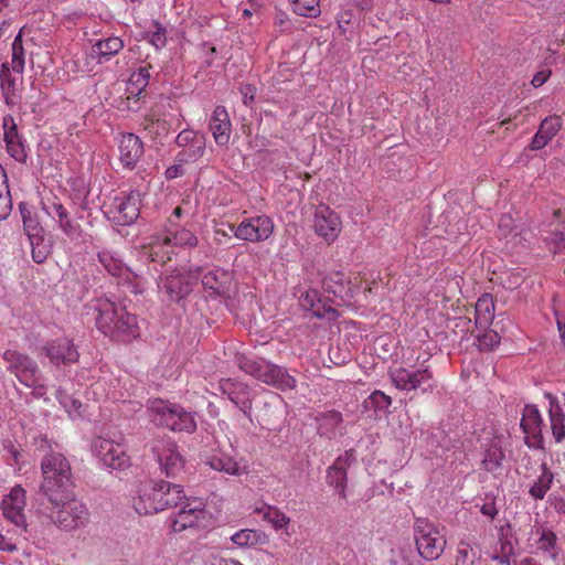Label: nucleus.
<instances>
[{"label": "nucleus", "mask_w": 565, "mask_h": 565, "mask_svg": "<svg viewBox=\"0 0 565 565\" xmlns=\"http://www.w3.org/2000/svg\"><path fill=\"white\" fill-rule=\"evenodd\" d=\"M56 398L61 406L71 415L76 416L79 415V409L82 407V403L68 395L64 390L58 388L56 391Z\"/></svg>", "instance_id": "49530a36"}, {"label": "nucleus", "mask_w": 565, "mask_h": 565, "mask_svg": "<svg viewBox=\"0 0 565 565\" xmlns=\"http://www.w3.org/2000/svg\"><path fill=\"white\" fill-rule=\"evenodd\" d=\"M477 343L480 350L492 351L500 344V335L493 330H488L478 335Z\"/></svg>", "instance_id": "8fccbe9b"}, {"label": "nucleus", "mask_w": 565, "mask_h": 565, "mask_svg": "<svg viewBox=\"0 0 565 565\" xmlns=\"http://www.w3.org/2000/svg\"><path fill=\"white\" fill-rule=\"evenodd\" d=\"M183 499L185 495L179 484L146 481L138 487L132 505L138 514L148 515L182 504Z\"/></svg>", "instance_id": "7ed1b4c3"}, {"label": "nucleus", "mask_w": 565, "mask_h": 565, "mask_svg": "<svg viewBox=\"0 0 565 565\" xmlns=\"http://www.w3.org/2000/svg\"><path fill=\"white\" fill-rule=\"evenodd\" d=\"M390 377L396 388L402 391L420 390L423 393L431 392L436 384L428 366L418 370H408L399 366L390 371Z\"/></svg>", "instance_id": "2eb2a0df"}, {"label": "nucleus", "mask_w": 565, "mask_h": 565, "mask_svg": "<svg viewBox=\"0 0 565 565\" xmlns=\"http://www.w3.org/2000/svg\"><path fill=\"white\" fill-rule=\"evenodd\" d=\"M562 127L563 119L559 115L545 117L529 143V148L533 151L543 149L561 131Z\"/></svg>", "instance_id": "b1692460"}, {"label": "nucleus", "mask_w": 565, "mask_h": 565, "mask_svg": "<svg viewBox=\"0 0 565 565\" xmlns=\"http://www.w3.org/2000/svg\"><path fill=\"white\" fill-rule=\"evenodd\" d=\"M65 497L61 500L49 501L52 505V521L65 531L85 526L89 519L87 507L74 495V492H68Z\"/></svg>", "instance_id": "6e6552de"}, {"label": "nucleus", "mask_w": 565, "mask_h": 565, "mask_svg": "<svg viewBox=\"0 0 565 565\" xmlns=\"http://www.w3.org/2000/svg\"><path fill=\"white\" fill-rule=\"evenodd\" d=\"M12 58H11V67L12 71L22 74L25 65V51L22 44V34L21 32L14 38L12 42Z\"/></svg>", "instance_id": "37998d69"}, {"label": "nucleus", "mask_w": 565, "mask_h": 565, "mask_svg": "<svg viewBox=\"0 0 565 565\" xmlns=\"http://www.w3.org/2000/svg\"><path fill=\"white\" fill-rule=\"evenodd\" d=\"M8 153L19 162H25L28 154L25 145L21 137L17 139L7 140L6 142Z\"/></svg>", "instance_id": "de8ad7c7"}, {"label": "nucleus", "mask_w": 565, "mask_h": 565, "mask_svg": "<svg viewBox=\"0 0 565 565\" xmlns=\"http://www.w3.org/2000/svg\"><path fill=\"white\" fill-rule=\"evenodd\" d=\"M220 390L245 416H250L252 401L245 384L225 379L220 382Z\"/></svg>", "instance_id": "5701e85b"}, {"label": "nucleus", "mask_w": 565, "mask_h": 565, "mask_svg": "<svg viewBox=\"0 0 565 565\" xmlns=\"http://www.w3.org/2000/svg\"><path fill=\"white\" fill-rule=\"evenodd\" d=\"M124 47L125 43L119 36L100 39L92 45L88 54L74 62L75 71L82 74H89L94 71L95 65L93 61H96L97 64L107 63Z\"/></svg>", "instance_id": "ddd939ff"}, {"label": "nucleus", "mask_w": 565, "mask_h": 565, "mask_svg": "<svg viewBox=\"0 0 565 565\" xmlns=\"http://www.w3.org/2000/svg\"><path fill=\"white\" fill-rule=\"evenodd\" d=\"M254 513L270 524L275 531L287 530L291 521L279 508L267 503L256 507Z\"/></svg>", "instance_id": "c756f323"}, {"label": "nucleus", "mask_w": 565, "mask_h": 565, "mask_svg": "<svg viewBox=\"0 0 565 565\" xmlns=\"http://www.w3.org/2000/svg\"><path fill=\"white\" fill-rule=\"evenodd\" d=\"M539 534L537 548L548 555L552 559H557L559 555V547L557 545V535L547 529H540L536 532Z\"/></svg>", "instance_id": "c9c22d12"}, {"label": "nucleus", "mask_w": 565, "mask_h": 565, "mask_svg": "<svg viewBox=\"0 0 565 565\" xmlns=\"http://www.w3.org/2000/svg\"><path fill=\"white\" fill-rule=\"evenodd\" d=\"M151 422L157 426L167 427L172 431L192 434L196 429L194 414L185 411L181 405L160 398L148 404Z\"/></svg>", "instance_id": "423d86ee"}, {"label": "nucleus", "mask_w": 565, "mask_h": 565, "mask_svg": "<svg viewBox=\"0 0 565 565\" xmlns=\"http://www.w3.org/2000/svg\"><path fill=\"white\" fill-rule=\"evenodd\" d=\"M143 130L152 139H161L172 129V122L160 107H153L143 118Z\"/></svg>", "instance_id": "393cba45"}, {"label": "nucleus", "mask_w": 565, "mask_h": 565, "mask_svg": "<svg viewBox=\"0 0 565 565\" xmlns=\"http://www.w3.org/2000/svg\"><path fill=\"white\" fill-rule=\"evenodd\" d=\"M337 290H326L324 285H298L295 296L298 297L300 307L305 311H309L317 318H324L329 315H335L332 308L333 299Z\"/></svg>", "instance_id": "1a4fd4ad"}, {"label": "nucleus", "mask_w": 565, "mask_h": 565, "mask_svg": "<svg viewBox=\"0 0 565 565\" xmlns=\"http://www.w3.org/2000/svg\"><path fill=\"white\" fill-rule=\"evenodd\" d=\"M3 129H4V141L17 139L21 137L18 132V127L14 121V118L11 115L4 116L2 120Z\"/></svg>", "instance_id": "052dcab7"}, {"label": "nucleus", "mask_w": 565, "mask_h": 565, "mask_svg": "<svg viewBox=\"0 0 565 565\" xmlns=\"http://www.w3.org/2000/svg\"><path fill=\"white\" fill-rule=\"evenodd\" d=\"M520 426L524 433L525 445L533 449H543V428L545 425L536 405L526 404L524 406Z\"/></svg>", "instance_id": "a211bd4d"}, {"label": "nucleus", "mask_w": 565, "mask_h": 565, "mask_svg": "<svg viewBox=\"0 0 565 565\" xmlns=\"http://www.w3.org/2000/svg\"><path fill=\"white\" fill-rule=\"evenodd\" d=\"M149 41L156 49H162L167 44V30L159 22L153 21L149 30Z\"/></svg>", "instance_id": "09e8293b"}, {"label": "nucleus", "mask_w": 565, "mask_h": 565, "mask_svg": "<svg viewBox=\"0 0 565 565\" xmlns=\"http://www.w3.org/2000/svg\"><path fill=\"white\" fill-rule=\"evenodd\" d=\"M209 465L212 469L221 472H225L231 476H241L246 472L245 467H242L231 456L225 454H218L211 457Z\"/></svg>", "instance_id": "72a5a7b5"}, {"label": "nucleus", "mask_w": 565, "mask_h": 565, "mask_svg": "<svg viewBox=\"0 0 565 565\" xmlns=\"http://www.w3.org/2000/svg\"><path fill=\"white\" fill-rule=\"evenodd\" d=\"M149 68H150V65L141 66L130 75V77L127 82L126 94H132L134 96H141V94L145 92L146 87L149 84V79H150Z\"/></svg>", "instance_id": "f704fd0d"}, {"label": "nucleus", "mask_w": 565, "mask_h": 565, "mask_svg": "<svg viewBox=\"0 0 565 565\" xmlns=\"http://www.w3.org/2000/svg\"><path fill=\"white\" fill-rule=\"evenodd\" d=\"M413 535L418 555L425 561L438 559L445 551L447 540L439 526L427 519L417 518Z\"/></svg>", "instance_id": "0eeeda50"}, {"label": "nucleus", "mask_w": 565, "mask_h": 565, "mask_svg": "<svg viewBox=\"0 0 565 565\" xmlns=\"http://www.w3.org/2000/svg\"><path fill=\"white\" fill-rule=\"evenodd\" d=\"M295 13L302 17H318L320 14V0H290Z\"/></svg>", "instance_id": "c03bdc74"}, {"label": "nucleus", "mask_w": 565, "mask_h": 565, "mask_svg": "<svg viewBox=\"0 0 565 565\" xmlns=\"http://www.w3.org/2000/svg\"><path fill=\"white\" fill-rule=\"evenodd\" d=\"M205 152V138L204 139H196L192 145L189 147L183 148L177 156L175 161L177 162H194L198 159H200Z\"/></svg>", "instance_id": "a19ab883"}, {"label": "nucleus", "mask_w": 565, "mask_h": 565, "mask_svg": "<svg viewBox=\"0 0 565 565\" xmlns=\"http://www.w3.org/2000/svg\"><path fill=\"white\" fill-rule=\"evenodd\" d=\"M512 539L513 535L510 523L505 522L498 527L499 554L494 555L492 557L493 559L502 564H510V558L514 555V543Z\"/></svg>", "instance_id": "7c9ffc66"}, {"label": "nucleus", "mask_w": 565, "mask_h": 565, "mask_svg": "<svg viewBox=\"0 0 565 565\" xmlns=\"http://www.w3.org/2000/svg\"><path fill=\"white\" fill-rule=\"evenodd\" d=\"M232 542L241 547L252 545L257 541V532L255 530L243 529L231 536Z\"/></svg>", "instance_id": "603ef678"}, {"label": "nucleus", "mask_w": 565, "mask_h": 565, "mask_svg": "<svg viewBox=\"0 0 565 565\" xmlns=\"http://www.w3.org/2000/svg\"><path fill=\"white\" fill-rule=\"evenodd\" d=\"M99 262L105 270L114 278L124 282H132L137 279V275L131 271L119 258H116L109 252L98 254Z\"/></svg>", "instance_id": "c85d7f7f"}, {"label": "nucleus", "mask_w": 565, "mask_h": 565, "mask_svg": "<svg viewBox=\"0 0 565 565\" xmlns=\"http://www.w3.org/2000/svg\"><path fill=\"white\" fill-rule=\"evenodd\" d=\"M44 210L57 223L63 222L64 218H67V216H70V213L65 209V206L57 202H52L49 205H44Z\"/></svg>", "instance_id": "4d7b16f0"}, {"label": "nucleus", "mask_w": 565, "mask_h": 565, "mask_svg": "<svg viewBox=\"0 0 565 565\" xmlns=\"http://www.w3.org/2000/svg\"><path fill=\"white\" fill-rule=\"evenodd\" d=\"M96 312V327L106 337L117 341H130L139 337L137 317L125 307L116 305L108 297H97L93 301Z\"/></svg>", "instance_id": "f03ea898"}, {"label": "nucleus", "mask_w": 565, "mask_h": 565, "mask_svg": "<svg viewBox=\"0 0 565 565\" xmlns=\"http://www.w3.org/2000/svg\"><path fill=\"white\" fill-rule=\"evenodd\" d=\"M12 210V200L9 189L0 191V220L7 218Z\"/></svg>", "instance_id": "e2e57ef3"}, {"label": "nucleus", "mask_w": 565, "mask_h": 565, "mask_svg": "<svg viewBox=\"0 0 565 565\" xmlns=\"http://www.w3.org/2000/svg\"><path fill=\"white\" fill-rule=\"evenodd\" d=\"M158 291L162 299L180 301L190 292L189 285H158Z\"/></svg>", "instance_id": "a18cd8bd"}, {"label": "nucleus", "mask_w": 565, "mask_h": 565, "mask_svg": "<svg viewBox=\"0 0 565 565\" xmlns=\"http://www.w3.org/2000/svg\"><path fill=\"white\" fill-rule=\"evenodd\" d=\"M182 508L170 516L173 532H182L190 527L206 529L211 525V514L201 499H184Z\"/></svg>", "instance_id": "9b49d317"}, {"label": "nucleus", "mask_w": 565, "mask_h": 565, "mask_svg": "<svg viewBox=\"0 0 565 565\" xmlns=\"http://www.w3.org/2000/svg\"><path fill=\"white\" fill-rule=\"evenodd\" d=\"M143 153V143L134 134H124L119 139V158L122 166L132 170Z\"/></svg>", "instance_id": "a878e982"}, {"label": "nucleus", "mask_w": 565, "mask_h": 565, "mask_svg": "<svg viewBox=\"0 0 565 565\" xmlns=\"http://www.w3.org/2000/svg\"><path fill=\"white\" fill-rule=\"evenodd\" d=\"M237 364L242 371L282 392L295 390L297 380L289 372L263 358L241 355Z\"/></svg>", "instance_id": "39448f33"}, {"label": "nucleus", "mask_w": 565, "mask_h": 565, "mask_svg": "<svg viewBox=\"0 0 565 565\" xmlns=\"http://www.w3.org/2000/svg\"><path fill=\"white\" fill-rule=\"evenodd\" d=\"M228 278V273L221 268H214L209 270L203 279L202 282H217L218 280L225 281Z\"/></svg>", "instance_id": "0e129e2a"}, {"label": "nucleus", "mask_w": 565, "mask_h": 565, "mask_svg": "<svg viewBox=\"0 0 565 565\" xmlns=\"http://www.w3.org/2000/svg\"><path fill=\"white\" fill-rule=\"evenodd\" d=\"M503 459L504 452L502 448L497 444H492L484 451L482 467L486 471L493 473L501 467Z\"/></svg>", "instance_id": "4c0bfd02"}, {"label": "nucleus", "mask_w": 565, "mask_h": 565, "mask_svg": "<svg viewBox=\"0 0 565 565\" xmlns=\"http://www.w3.org/2000/svg\"><path fill=\"white\" fill-rule=\"evenodd\" d=\"M30 243L32 247V259L38 264L44 263L52 252L50 242L45 239L43 235H41L34 238H30Z\"/></svg>", "instance_id": "79ce46f5"}, {"label": "nucleus", "mask_w": 565, "mask_h": 565, "mask_svg": "<svg viewBox=\"0 0 565 565\" xmlns=\"http://www.w3.org/2000/svg\"><path fill=\"white\" fill-rule=\"evenodd\" d=\"M26 491L21 486H14L1 502L3 516L12 523L18 531H26Z\"/></svg>", "instance_id": "dca6fc26"}, {"label": "nucleus", "mask_w": 565, "mask_h": 565, "mask_svg": "<svg viewBox=\"0 0 565 565\" xmlns=\"http://www.w3.org/2000/svg\"><path fill=\"white\" fill-rule=\"evenodd\" d=\"M478 546L469 540L458 543L456 565H479Z\"/></svg>", "instance_id": "e433bc0d"}, {"label": "nucleus", "mask_w": 565, "mask_h": 565, "mask_svg": "<svg viewBox=\"0 0 565 565\" xmlns=\"http://www.w3.org/2000/svg\"><path fill=\"white\" fill-rule=\"evenodd\" d=\"M552 75V72L551 70H542V71H539L532 78V85L534 87H540L542 86L543 84H545L548 78L551 77Z\"/></svg>", "instance_id": "774afa93"}, {"label": "nucleus", "mask_w": 565, "mask_h": 565, "mask_svg": "<svg viewBox=\"0 0 565 565\" xmlns=\"http://www.w3.org/2000/svg\"><path fill=\"white\" fill-rule=\"evenodd\" d=\"M118 108L120 110L138 111L141 108L140 96L126 94V97L120 99Z\"/></svg>", "instance_id": "680f3d73"}, {"label": "nucleus", "mask_w": 565, "mask_h": 565, "mask_svg": "<svg viewBox=\"0 0 565 565\" xmlns=\"http://www.w3.org/2000/svg\"><path fill=\"white\" fill-rule=\"evenodd\" d=\"M186 162H177L174 164H172L171 167H169L166 172H164V175L168 180H172V179H175V178H179V177H182L184 174V169H183V166L185 164Z\"/></svg>", "instance_id": "338daca9"}, {"label": "nucleus", "mask_w": 565, "mask_h": 565, "mask_svg": "<svg viewBox=\"0 0 565 565\" xmlns=\"http://www.w3.org/2000/svg\"><path fill=\"white\" fill-rule=\"evenodd\" d=\"M35 450L43 454L41 460L42 483L40 490L49 501L66 498L73 492V475L71 463L61 451V445L46 435L34 438Z\"/></svg>", "instance_id": "f257e3e1"}, {"label": "nucleus", "mask_w": 565, "mask_h": 565, "mask_svg": "<svg viewBox=\"0 0 565 565\" xmlns=\"http://www.w3.org/2000/svg\"><path fill=\"white\" fill-rule=\"evenodd\" d=\"M40 355L49 359L53 365H68L78 361L79 353L68 338H57L46 341L41 347Z\"/></svg>", "instance_id": "6ab92c4d"}, {"label": "nucleus", "mask_w": 565, "mask_h": 565, "mask_svg": "<svg viewBox=\"0 0 565 565\" xmlns=\"http://www.w3.org/2000/svg\"><path fill=\"white\" fill-rule=\"evenodd\" d=\"M203 135L198 134L191 129H183L175 138V142L179 147L185 148L192 145L196 139H204Z\"/></svg>", "instance_id": "bf43d9fd"}, {"label": "nucleus", "mask_w": 565, "mask_h": 565, "mask_svg": "<svg viewBox=\"0 0 565 565\" xmlns=\"http://www.w3.org/2000/svg\"><path fill=\"white\" fill-rule=\"evenodd\" d=\"M353 450H347L340 455L334 462L327 469V483L333 487L343 500H347L348 468L354 461Z\"/></svg>", "instance_id": "412c9836"}, {"label": "nucleus", "mask_w": 565, "mask_h": 565, "mask_svg": "<svg viewBox=\"0 0 565 565\" xmlns=\"http://www.w3.org/2000/svg\"><path fill=\"white\" fill-rule=\"evenodd\" d=\"M554 472L546 463L541 465V473L529 489V494L535 501L543 500L554 482Z\"/></svg>", "instance_id": "2f4dec72"}, {"label": "nucleus", "mask_w": 565, "mask_h": 565, "mask_svg": "<svg viewBox=\"0 0 565 565\" xmlns=\"http://www.w3.org/2000/svg\"><path fill=\"white\" fill-rule=\"evenodd\" d=\"M44 210L57 223L63 222L64 218H67V216H70V213L65 209V206L57 202H52L49 205H44Z\"/></svg>", "instance_id": "13d9d810"}, {"label": "nucleus", "mask_w": 565, "mask_h": 565, "mask_svg": "<svg viewBox=\"0 0 565 565\" xmlns=\"http://www.w3.org/2000/svg\"><path fill=\"white\" fill-rule=\"evenodd\" d=\"M313 228L328 244L333 243L342 230L339 214L328 205H319L315 212Z\"/></svg>", "instance_id": "aec40b11"}, {"label": "nucleus", "mask_w": 565, "mask_h": 565, "mask_svg": "<svg viewBox=\"0 0 565 565\" xmlns=\"http://www.w3.org/2000/svg\"><path fill=\"white\" fill-rule=\"evenodd\" d=\"M210 130L217 146H227L232 132L230 115L224 106H216L210 119Z\"/></svg>", "instance_id": "bb28decb"}, {"label": "nucleus", "mask_w": 565, "mask_h": 565, "mask_svg": "<svg viewBox=\"0 0 565 565\" xmlns=\"http://www.w3.org/2000/svg\"><path fill=\"white\" fill-rule=\"evenodd\" d=\"M548 401V417L553 438L556 443L565 440V409L561 402L551 393L544 394Z\"/></svg>", "instance_id": "cd10ccee"}, {"label": "nucleus", "mask_w": 565, "mask_h": 565, "mask_svg": "<svg viewBox=\"0 0 565 565\" xmlns=\"http://www.w3.org/2000/svg\"><path fill=\"white\" fill-rule=\"evenodd\" d=\"M196 244L198 238L190 230H169L164 235L157 236L149 244L148 254L152 262L164 264L171 259L172 247H194Z\"/></svg>", "instance_id": "9d476101"}, {"label": "nucleus", "mask_w": 565, "mask_h": 565, "mask_svg": "<svg viewBox=\"0 0 565 565\" xmlns=\"http://www.w3.org/2000/svg\"><path fill=\"white\" fill-rule=\"evenodd\" d=\"M480 512L490 519H494L498 515V509L495 507V499L493 497H486L484 502L480 507Z\"/></svg>", "instance_id": "69168bd1"}, {"label": "nucleus", "mask_w": 565, "mask_h": 565, "mask_svg": "<svg viewBox=\"0 0 565 565\" xmlns=\"http://www.w3.org/2000/svg\"><path fill=\"white\" fill-rule=\"evenodd\" d=\"M58 227L71 239H75L82 236L83 231L81 225L71 216H67V218H64L63 222H60Z\"/></svg>", "instance_id": "864d4df0"}, {"label": "nucleus", "mask_w": 565, "mask_h": 565, "mask_svg": "<svg viewBox=\"0 0 565 565\" xmlns=\"http://www.w3.org/2000/svg\"><path fill=\"white\" fill-rule=\"evenodd\" d=\"M366 404L367 406H373L377 411H385L392 404V399L383 392L375 391L369 396Z\"/></svg>", "instance_id": "5fc2aeb1"}, {"label": "nucleus", "mask_w": 565, "mask_h": 565, "mask_svg": "<svg viewBox=\"0 0 565 565\" xmlns=\"http://www.w3.org/2000/svg\"><path fill=\"white\" fill-rule=\"evenodd\" d=\"M274 227L273 220L267 215L250 216L236 226L234 236L252 243L265 242L273 235Z\"/></svg>", "instance_id": "f3484780"}, {"label": "nucleus", "mask_w": 565, "mask_h": 565, "mask_svg": "<svg viewBox=\"0 0 565 565\" xmlns=\"http://www.w3.org/2000/svg\"><path fill=\"white\" fill-rule=\"evenodd\" d=\"M342 423V414L337 411L322 413L317 417L318 434L322 437L331 439L335 437L337 429Z\"/></svg>", "instance_id": "473e14b6"}, {"label": "nucleus", "mask_w": 565, "mask_h": 565, "mask_svg": "<svg viewBox=\"0 0 565 565\" xmlns=\"http://www.w3.org/2000/svg\"><path fill=\"white\" fill-rule=\"evenodd\" d=\"M237 225L224 220L213 221V239L218 245L228 244L234 236Z\"/></svg>", "instance_id": "58836bf2"}, {"label": "nucleus", "mask_w": 565, "mask_h": 565, "mask_svg": "<svg viewBox=\"0 0 565 565\" xmlns=\"http://www.w3.org/2000/svg\"><path fill=\"white\" fill-rule=\"evenodd\" d=\"M23 217V226L26 232V235L30 238H34L41 236L43 232V227L40 225L36 218L32 217L30 213H22Z\"/></svg>", "instance_id": "6e6d98bb"}, {"label": "nucleus", "mask_w": 565, "mask_h": 565, "mask_svg": "<svg viewBox=\"0 0 565 565\" xmlns=\"http://www.w3.org/2000/svg\"><path fill=\"white\" fill-rule=\"evenodd\" d=\"M151 451L161 472L167 477L174 478L183 470L185 460L173 440L157 439L152 443Z\"/></svg>", "instance_id": "4468645a"}, {"label": "nucleus", "mask_w": 565, "mask_h": 565, "mask_svg": "<svg viewBox=\"0 0 565 565\" xmlns=\"http://www.w3.org/2000/svg\"><path fill=\"white\" fill-rule=\"evenodd\" d=\"M475 310L477 315V320L480 321V323H490L493 319L494 312V302L492 296L489 294L482 295L477 300Z\"/></svg>", "instance_id": "ea45409f"}, {"label": "nucleus", "mask_w": 565, "mask_h": 565, "mask_svg": "<svg viewBox=\"0 0 565 565\" xmlns=\"http://www.w3.org/2000/svg\"><path fill=\"white\" fill-rule=\"evenodd\" d=\"M90 450L106 469L125 470L131 465L125 445L119 441L96 437L92 441Z\"/></svg>", "instance_id": "f8f14e48"}, {"label": "nucleus", "mask_w": 565, "mask_h": 565, "mask_svg": "<svg viewBox=\"0 0 565 565\" xmlns=\"http://www.w3.org/2000/svg\"><path fill=\"white\" fill-rule=\"evenodd\" d=\"M2 359L7 371L13 374L22 385L31 388L34 398L47 401L49 385L36 361L13 349L6 350Z\"/></svg>", "instance_id": "20e7f679"}, {"label": "nucleus", "mask_w": 565, "mask_h": 565, "mask_svg": "<svg viewBox=\"0 0 565 565\" xmlns=\"http://www.w3.org/2000/svg\"><path fill=\"white\" fill-rule=\"evenodd\" d=\"M561 226L563 227L562 231L556 227L548 236L545 237L550 249L554 253L565 249V222Z\"/></svg>", "instance_id": "3c124183"}, {"label": "nucleus", "mask_w": 565, "mask_h": 565, "mask_svg": "<svg viewBox=\"0 0 565 565\" xmlns=\"http://www.w3.org/2000/svg\"><path fill=\"white\" fill-rule=\"evenodd\" d=\"M141 198L138 191H130L128 194L117 196L114 202V209L118 213L115 218L120 225L134 223L140 212Z\"/></svg>", "instance_id": "4be33fe9"}]
</instances>
